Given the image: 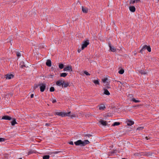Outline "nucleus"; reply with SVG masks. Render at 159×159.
<instances>
[{"label":"nucleus","instance_id":"nucleus-1","mask_svg":"<svg viewBox=\"0 0 159 159\" xmlns=\"http://www.w3.org/2000/svg\"><path fill=\"white\" fill-rule=\"evenodd\" d=\"M70 112V111L68 113L57 111L55 112V114L61 117L69 116Z\"/></svg>","mask_w":159,"mask_h":159},{"label":"nucleus","instance_id":"nucleus-2","mask_svg":"<svg viewBox=\"0 0 159 159\" xmlns=\"http://www.w3.org/2000/svg\"><path fill=\"white\" fill-rule=\"evenodd\" d=\"M89 44V41L86 40L84 41L82 43L81 50H83L84 49L87 47V46Z\"/></svg>","mask_w":159,"mask_h":159},{"label":"nucleus","instance_id":"nucleus-3","mask_svg":"<svg viewBox=\"0 0 159 159\" xmlns=\"http://www.w3.org/2000/svg\"><path fill=\"white\" fill-rule=\"evenodd\" d=\"M39 86L40 87V90L41 92H43L45 89L46 84L45 83H41L39 84Z\"/></svg>","mask_w":159,"mask_h":159},{"label":"nucleus","instance_id":"nucleus-4","mask_svg":"<svg viewBox=\"0 0 159 159\" xmlns=\"http://www.w3.org/2000/svg\"><path fill=\"white\" fill-rule=\"evenodd\" d=\"M63 71H72V67L71 66H67L63 69Z\"/></svg>","mask_w":159,"mask_h":159},{"label":"nucleus","instance_id":"nucleus-5","mask_svg":"<svg viewBox=\"0 0 159 159\" xmlns=\"http://www.w3.org/2000/svg\"><path fill=\"white\" fill-rule=\"evenodd\" d=\"M108 45L110 48V49L111 52H114L116 51V48L115 47L111 46V44L110 43H108Z\"/></svg>","mask_w":159,"mask_h":159},{"label":"nucleus","instance_id":"nucleus-6","mask_svg":"<svg viewBox=\"0 0 159 159\" xmlns=\"http://www.w3.org/2000/svg\"><path fill=\"white\" fill-rule=\"evenodd\" d=\"M69 86V83L68 82L63 81L62 82V87L64 88H66Z\"/></svg>","mask_w":159,"mask_h":159},{"label":"nucleus","instance_id":"nucleus-7","mask_svg":"<svg viewBox=\"0 0 159 159\" xmlns=\"http://www.w3.org/2000/svg\"><path fill=\"white\" fill-rule=\"evenodd\" d=\"M74 143L76 146L81 145L82 146V141L80 140H78L75 142Z\"/></svg>","mask_w":159,"mask_h":159},{"label":"nucleus","instance_id":"nucleus-8","mask_svg":"<svg viewBox=\"0 0 159 159\" xmlns=\"http://www.w3.org/2000/svg\"><path fill=\"white\" fill-rule=\"evenodd\" d=\"M2 119L3 120H11L12 119V118L11 117L8 116H2Z\"/></svg>","mask_w":159,"mask_h":159},{"label":"nucleus","instance_id":"nucleus-9","mask_svg":"<svg viewBox=\"0 0 159 159\" xmlns=\"http://www.w3.org/2000/svg\"><path fill=\"white\" fill-rule=\"evenodd\" d=\"M99 122L100 123V124H101L103 126H106L107 125V122L106 121H105L103 120H100L99 121Z\"/></svg>","mask_w":159,"mask_h":159},{"label":"nucleus","instance_id":"nucleus-10","mask_svg":"<svg viewBox=\"0 0 159 159\" xmlns=\"http://www.w3.org/2000/svg\"><path fill=\"white\" fill-rule=\"evenodd\" d=\"M140 2V0H130V4H134L135 3H138Z\"/></svg>","mask_w":159,"mask_h":159},{"label":"nucleus","instance_id":"nucleus-11","mask_svg":"<svg viewBox=\"0 0 159 159\" xmlns=\"http://www.w3.org/2000/svg\"><path fill=\"white\" fill-rule=\"evenodd\" d=\"M82 11L84 13H87L89 10L88 8L83 7H82Z\"/></svg>","mask_w":159,"mask_h":159},{"label":"nucleus","instance_id":"nucleus-12","mask_svg":"<svg viewBox=\"0 0 159 159\" xmlns=\"http://www.w3.org/2000/svg\"><path fill=\"white\" fill-rule=\"evenodd\" d=\"M13 75L12 74H7L6 75V79H10L13 78Z\"/></svg>","mask_w":159,"mask_h":159},{"label":"nucleus","instance_id":"nucleus-13","mask_svg":"<svg viewBox=\"0 0 159 159\" xmlns=\"http://www.w3.org/2000/svg\"><path fill=\"white\" fill-rule=\"evenodd\" d=\"M129 10L132 12H134L135 11V8L134 6H130L129 7Z\"/></svg>","mask_w":159,"mask_h":159},{"label":"nucleus","instance_id":"nucleus-14","mask_svg":"<svg viewBox=\"0 0 159 159\" xmlns=\"http://www.w3.org/2000/svg\"><path fill=\"white\" fill-rule=\"evenodd\" d=\"M127 125H131L134 124V122L131 120H128L126 121Z\"/></svg>","mask_w":159,"mask_h":159},{"label":"nucleus","instance_id":"nucleus-15","mask_svg":"<svg viewBox=\"0 0 159 159\" xmlns=\"http://www.w3.org/2000/svg\"><path fill=\"white\" fill-rule=\"evenodd\" d=\"M63 81H62V80H59L56 83V84L57 86H60L61 85L62 86V82Z\"/></svg>","mask_w":159,"mask_h":159},{"label":"nucleus","instance_id":"nucleus-16","mask_svg":"<svg viewBox=\"0 0 159 159\" xmlns=\"http://www.w3.org/2000/svg\"><path fill=\"white\" fill-rule=\"evenodd\" d=\"M17 123L16 121V119L13 118L12 121H11V124L12 126H14L15 124H17Z\"/></svg>","mask_w":159,"mask_h":159},{"label":"nucleus","instance_id":"nucleus-17","mask_svg":"<svg viewBox=\"0 0 159 159\" xmlns=\"http://www.w3.org/2000/svg\"><path fill=\"white\" fill-rule=\"evenodd\" d=\"M89 143V142L88 140H84V141H82V146H84L85 145L88 144Z\"/></svg>","mask_w":159,"mask_h":159},{"label":"nucleus","instance_id":"nucleus-18","mask_svg":"<svg viewBox=\"0 0 159 159\" xmlns=\"http://www.w3.org/2000/svg\"><path fill=\"white\" fill-rule=\"evenodd\" d=\"M93 82L95 85L99 84V80L98 79L96 80H93Z\"/></svg>","mask_w":159,"mask_h":159},{"label":"nucleus","instance_id":"nucleus-19","mask_svg":"<svg viewBox=\"0 0 159 159\" xmlns=\"http://www.w3.org/2000/svg\"><path fill=\"white\" fill-rule=\"evenodd\" d=\"M46 64L49 67L51 66V60H48L46 62Z\"/></svg>","mask_w":159,"mask_h":159},{"label":"nucleus","instance_id":"nucleus-20","mask_svg":"<svg viewBox=\"0 0 159 159\" xmlns=\"http://www.w3.org/2000/svg\"><path fill=\"white\" fill-rule=\"evenodd\" d=\"M147 47L146 45H144L142 48L141 49L140 51V52L141 53H142V52L143 51H145L146 49V47Z\"/></svg>","mask_w":159,"mask_h":159},{"label":"nucleus","instance_id":"nucleus-21","mask_svg":"<svg viewBox=\"0 0 159 159\" xmlns=\"http://www.w3.org/2000/svg\"><path fill=\"white\" fill-rule=\"evenodd\" d=\"M104 94L107 95H110V93L107 89H104Z\"/></svg>","mask_w":159,"mask_h":159},{"label":"nucleus","instance_id":"nucleus-22","mask_svg":"<svg viewBox=\"0 0 159 159\" xmlns=\"http://www.w3.org/2000/svg\"><path fill=\"white\" fill-rule=\"evenodd\" d=\"M20 67L22 68H24V67H25V63L23 61H21L20 62Z\"/></svg>","mask_w":159,"mask_h":159},{"label":"nucleus","instance_id":"nucleus-23","mask_svg":"<svg viewBox=\"0 0 159 159\" xmlns=\"http://www.w3.org/2000/svg\"><path fill=\"white\" fill-rule=\"evenodd\" d=\"M105 106L104 105H102L100 106L99 109L100 110H103L105 109Z\"/></svg>","mask_w":159,"mask_h":159},{"label":"nucleus","instance_id":"nucleus-24","mask_svg":"<svg viewBox=\"0 0 159 159\" xmlns=\"http://www.w3.org/2000/svg\"><path fill=\"white\" fill-rule=\"evenodd\" d=\"M67 75V74L66 73H62L61 74L60 76L61 77H65Z\"/></svg>","mask_w":159,"mask_h":159},{"label":"nucleus","instance_id":"nucleus-25","mask_svg":"<svg viewBox=\"0 0 159 159\" xmlns=\"http://www.w3.org/2000/svg\"><path fill=\"white\" fill-rule=\"evenodd\" d=\"M132 101L136 103L139 102H140L139 100H136L134 98L132 99Z\"/></svg>","mask_w":159,"mask_h":159},{"label":"nucleus","instance_id":"nucleus-26","mask_svg":"<svg viewBox=\"0 0 159 159\" xmlns=\"http://www.w3.org/2000/svg\"><path fill=\"white\" fill-rule=\"evenodd\" d=\"M120 124V123L119 122H115L112 125L113 126H115L119 125Z\"/></svg>","mask_w":159,"mask_h":159},{"label":"nucleus","instance_id":"nucleus-27","mask_svg":"<svg viewBox=\"0 0 159 159\" xmlns=\"http://www.w3.org/2000/svg\"><path fill=\"white\" fill-rule=\"evenodd\" d=\"M146 49L149 52H151V48L150 46H147L146 47Z\"/></svg>","mask_w":159,"mask_h":159},{"label":"nucleus","instance_id":"nucleus-28","mask_svg":"<svg viewBox=\"0 0 159 159\" xmlns=\"http://www.w3.org/2000/svg\"><path fill=\"white\" fill-rule=\"evenodd\" d=\"M124 72V70L123 69H121L120 71H119L118 73L120 74H122Z\"/></svg>","mask_w":159,"mask_h":159},{"label":"nucleus","instance_id":"nucleus-29","mask_svg":"<svg viewBox=\"0 0 159 159\" xmlns=\"http://www.w3.org/2000/svg\"><path fill=\"white\" fill-rule=\"evenodd\" d=\"M49 155H45L43 157V159H49Z\"/></svg>","mask_w":159,"mask_h":159},{"label":"nucleus","instance_id":"nucleus-30","mask_svg":"<svg viewBox=\"0 0 159 159\" xmlns=\"http://www.w3.org/2000/svg\"><path fill=\"white\" fill-rule=\"evenodd\" d=\"M59 67L61 69H62L64 67V65L62 64H60L59 65Z\"/></svg>","mask_w":159,"mask_h":159},{"label":"nucleus","instance_id":"nucleus-31","mask_svg":"<svg viewBox=\"0 0 159 159\" xmlns=\"http://www.w3.org/2000/svg\"><path fill=\"white\" fill-rule=\"evenodd\" d=\"M107 80V78H104L103 79H102V81L103 83H106V82Z\"/></svg>","mask_w":159,"mask_h":159},{"label":"nucleus","instance_id":"nucleus-32","mask_svg":"<svg viewBox=\"0 0 159 159\" xmlns=\"http://www.w3.org/2000/svg\"><path fill=\"white\" fill-rule=\"evenodd\" d=\"M69 116H70L71 118L75 117H76V115L74 113H72L71 115H70Z\"/></svg>","mask_w":159,"mask_h":159},{"label":"nucleus","instance_id":"nucleus-33","mask_svg":"<svg viewBox=\"0 0 159 159\" xmlns=\"http://www.w3.org/2000/svg\"><path fill=\"white\" fill-rule=\"evenodd\" d=\"M54 90H55L54 88L53 87H52L50 88V91L53 92L54 91Z\"/></svg>","mask_w":159,"mask_h":159},{"label":"nucleus","instance_id":"nucleus-34","mask_svg":"<svg viewBox=\"0 0 159 159\" xmlns=\"http://www.w3.org/2000/svg\"><path fill=\"white\" fill-rule=\"evenodd\" d=\"M84 73L87 75H90V74L88 72L86 71H84Z\"/></svg>","mask_w":159,"mask_h":159},{"label":"nucleus","instance_id":"nucleus-35","mask_svg":"<svg viewBox=\"0 0 159 159\" xmlns=\"http://www.w3.org/2000/svg\"><path fill=\"white\" fill-rule=\"evenodd\" d=\"M143 129V127H139L137 128V130H142Z\"/></svg>","mask_w":159,"mask_h":159},{"label":"nucleus","instance_id":"nucleus-36","mask_svg":"<svg viewBox=\"0 0 159 159\" xmlns=\"http://www.w3.org/2000/svg\"><path fill=\"white\" fill-rule=\"evenodd\" d=\"M92 136V135L89 134H87L85 135V137L88 138H89Z\"/></svg>","mask_w":159,"mask_h":159},{"label":"nucleus","instance_id":"nucleus-37","mask_svg":"<svg viewBox=\"0 0 159 159\" xmlns=\"http://www.w3.org/2000/svg\"><path fill=\"white\" fill-rule=\"evenodd\" d=\"M16 55L17 57H19L20 56L21 54L19 52H16Z\"/></svg>","mask_w":159,"mask_h":159},{"label":"nucleus","instance_id":"nucleus-38","mask_svg":"<svg viewBox=\"0 0 159 159\" xmlns=\"http://www.w3.org/2000/svg\"><path fill=\"white\" fill-rule=\"evenodd\" d=\"M146 156H151V153L150 152L147 153L146 154Z\"/></svg>","mask_w":159,"mask_h":159},{"label":"nucleus","instance_id":"nucleus-39","mask_svg":"<svg viewBox=\"0 0 159 159\" xmlns=\"http://www.w3.org/2000/svg\"><path fill=\"white\" fill-rule=\"evenodd\" d=\"M52 102L53 103H54L56 102V99H52Z\"/></svg>","mask_w":159,"mask_h":159},{"label":"nucleus","instance_id":"nucleus-40","mask_svg":"<svg viewBox=\"0 0 159 159\" xmlns=\"http://www.w3.org/2000/svg\"><path fill=\"white\" fill-rule=\"evenodd\" d=\"M4 139L2 138H0V142L4 141Z\"/></svg>","mask_w":159,"mask_h":159},{"label":"nucleus","instance_id":"nucleus-41","mask_svg":"<svg viewBox=\"0 0 159 159\" xmlns=\"http://www.w3.org/2000/svg\"><path fill=\"white\" fill-rule=\"evenodd\" d=\"M82 50H81V48H78V52L79 53H80V52Z\"/></svg>","mask_w":159,"mask_h":159},{"label":"nucleus","instance_id":"nucleus-42","mask_svg":"<svg viewBox=\"0 0 159 159\" xmlns=\"http://www.w3.org/2000/svg\"><path fill=\"white\" fill-rule=\"evenodd\" d=\"M39 86V84H38V85H34V89H36L37 88H38V87Z\"/></svg>","mask_w":159,"mask_h":159},{"label":"nucleus","instance_id":"nucleus-43","mask_svg":"<svg viewBox=\"0 0 159 159\" xmlns=\"http://www.w3.org/2000/svg\"><path fill=\"white\" fill-rule=\"evenodd\" d=\"M145 139L147 140H148V139H151V138L150 137H145Z\"/></svg>","mask_w":159,"mask_h":159},{"label":"nucleus","instance_id":"nucleus-44","mask_svg":"<svg viewBox=\"0 0 159 159\" xmlns=\"http://www.w3.org/2000/svg\"><path fill=\"white\" fill-rule=\"evenodd\" d=\"M50 125V124L49 123H46L45 124V125L46 126H49Z\"/></svg>","mask_w":159,"mask_h":159},{"label":"nucleus","instance_id":"nucleus-45","mask_svg":"<svg viewBox=\"0 0 159 159\" xmlns=\"http://www.w3.org/2000/svg\"><path fill=\"white\" fill-rule=\"evenodd\" d=\"M69 143L70 144H71V145H73V142L72 141H71V142H70Z\"/></svg>","mask_w":159,"mask_h":159},{"label":"nucleus","instance_id":"nucleus-46","mask_svg":"<svg viewBox=\"0 0 159 159\" xmlns=\"http://www.w3.org/2000/svg\"><path fill=\"white\" fill-rule=\"evenodd\" d=\"M30 97L31 98H33L34 97V94H32L31 95Z\"/></svg>","mask_w":159,"mask_h":159},{"label":"nucleus","instance_id":"nucleus-47","mask_svg":"<svg viewBox=\"0 0 159 159\" xmlns=\"http://www.w3.org/2000/svg\"><path fill=\"white\" fill-rule=\"evenodd\" d=\"M134 55H136V52H134Z\"/></svg>","mask_w":159,"mask_h":159},{"label":"nucleus","instance_id":"nucleus-48","mask_svg":"<svg viewBox=\"0 0 159 159\" xmlns=\"http://www.w3.org/2000/svg\"><path fill=\"white\" fill-rule=\"evenodd\" d=\"M141 73L142 74H146V73H143V72H141Z\"/></svg>","mask_w":159,"mask_h":159},{"label":"nucleus","instance_id":"nucleus-49","mask_svg":"<svg viewBox=\"0 0 159 159\" xmlns=\"http://www.w3.org/2000/svg\"><path fill=\"white\" fill-rule=\"evenodd\" d=\"M118 82H120V83L121 84V82H120V81H118Z\"/></svg>","mask_w":159,"mask_h":159},{"label":"nucleus","instance_id":"nucleus-50","mask_svg":"<svg viewBox=\"0 0 159 159\" xmlns=\"http://www.w3.org/2000/svg\"><path fill=\"white\" fill-rule=\"evenodd\" d=\"M157 0V2H158L159 0Z\"/></svg>","mask_w":159,"mask_h":159}]
</instances>
